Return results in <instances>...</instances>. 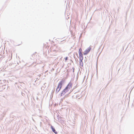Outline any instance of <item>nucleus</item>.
I'll return each mask as SVG.
<instances>
[{
  "mask_svg": "<svg viewBox=\"0 0 134 134\" xmlns=\"http://www.w3.org/2000/svg\"><path fill=\"white\" fill-rule=\"evenodd\" d=\"M72 83L70 82H69L65 89L62 91L61 96H62L66 93L69 94L72 91Z\"/></svg>",
  "mask_w": 134,
  "mask_h": 134,
  "instance_id": "nucleus-1",
  "label": "nucleus"
},
{
  "mask_svg": "<svg viewBox=\"0 0 134 134\" xmlns=\"http://www.w3.org/2000/svg\"><path fill=\"white\" fill-rule=\"evenodd\" d=\"M64 83L63 81H61L58 83L57 87L56 90V92L57 93H58L60 90L62 85Z\"/></svg>",
  "mask_w": 134,
  "mask_h": 134,
  "instance_id": "nucleus-2",
  "label": "nucleus"
},
{
  "mask_svg": "<svg viewBox=\"0 0 134 134\" xmlns=\"http://www.w3.org/2000/svg\"><path fill=\"white\" fill-rule=\"evenodd\" d=\"M91 49V48L90 47H88L87 49H86L84 53V55H86L88 54L89 52Z\"/></svg>",
  "mask_w": 134,
  "mask_h": 134,
  "instance_id": "nucleus-3",
  "label": "nucleus"
},
{
  "mask_svg": "<svg viewBox=\"0 0 134 134\" xmlns=\"http://www.w3.org/2000/svg\"><path fill=\"white\" fill-rule=\"evenodd\" d=\"M79 55V58L80 60H83V54H80Z\"/></svg>",
  "mask_w": 134,
  "mask_h": 134,
  "instance_id": "nucleus-4",
  "label": "nucleus"
},
{
  "mask_svg": "<svg viewBox=\"0 0 134 134\" xmlns=\"http://www.w3.org/2000/svg\"><path fill=\"white\" fill-rule=\"evenodd\" d=\"M51 127L54 133H55L56 134H57V132H56L55 129L52 126H51Z\"/></svg>",
  "mask_w": 134,
  "mask_h": 134,
  "instance_id": "nucleus-5",
  "label": "nucleus"
},
{
  "mask_svg": "<svg viewBox=\"0 0 134 134\" xmlns=\"http://www.w3.org/2000/svg\"><path fill=\"white\" fill-rule=\"evenodd\" d=\"M83 60H80V65L82 66H83V63L82 62Z\"/></svg>",
  "mask_w": 134,
  "mask_h": 134,
  "instance_id": "nucleus-6",
  "label": "nucleus"
},
{
  "mask_svg": "<svg viewBox=\"0 0 134 134\" xmlns=\"http://www.w3.org/2000/svg\"><path fill=\"white\" fill-rule=\"evenodd\" d=\"M82 49L81 48H80L79 50V54H82Z\"/></svg>",
  "mask_w": 134,
  "mask_h": 134,
  "instance_id": "nucleus-7",
  "label": "nucleus"
},
{
  "mask_svg": "<svg viewBox=\"0 0 134 134\" xmlns=\"http://www.w3.org/2000/svg\"><path fill=\"white\" fill-rule=\"evenodd\" d=\"M65 61H66L67 60V59H68V57H66L65 58Z\"/></svg>",
  "mask_w": 134,
  "mask_h": 134,
  "instance_id": "nucleus-8",
  "label": "nucleus"
}]
</instances>
